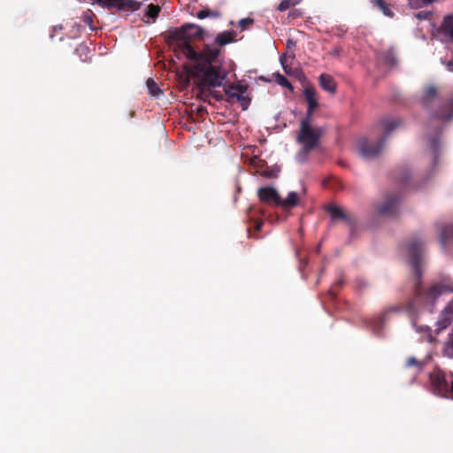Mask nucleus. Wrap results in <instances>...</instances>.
I'll list each match as a JSON object with an SVG mask.
<instances>
[{
    "label": "nucleus",
    "instance_id": "473e14b6",
    "mask_svg": "<svg viewBox=\"0 0 453 453\" xmlns=\"http://www.w3.org/2000/svg\"><path fill=\"white\" fill-rule=\"evenodd\" d=\"M278 172H279L278 170L267 167V168H265L264 170H261L259 172V173L262 176L266 177V178H275L277 176Z\"/></svg>",
    "mask_w": 453,
    "mask_h": 453
},
{
    "label": "nucleus",
    "instance_id": "6e6552de",
    "mask_svg": "<svg viewBox=\"0 0 453 453\" xmlns=\"http://www.w3.org/2000/svg\"><path fill=\"white\" fill-rule=\"evenodd\" d=\"M399 202L400 196L398 195L388 196L385 203L378 209L379 213L384 216L396 215Z\"/></svg>",
    "mask_w": 453,
    "mask_h": 453
},
{
    "label": "nucleus",
    "instance_id": "864d4df0",
    "mask_svg": "<svg viewBox=\"0 0 453 453\" xmlns=\"http://www.w3.org/2000/svg\"><path fill=\"white\" fill-rule=\"evenodd\" d=\"M378 323L380 325L382 323V319H380Z\"/></svg>",
    "mask_w": 453,
    "mask_h": 453
},
{
    "label": "nucleus",
    "instance_id": "09e8293b",
    "mask_svg": "<svg viewBox=\"0 0 453 453\" xmlns=\"http://www.w3.org/2000/svg\"><path fill=\"white\" fill-rule=\"evenodd\" d=\"M390 311H400V308H398V307H392L390 309Z\"/></svg>",
    "mask_w": 453,
    "mask_h": 453
},
{
    "label": "nucleus",
    "instance_id": "49530a36",
    "mask_svg": "<svg viewBox=\"0 0 453 453\" xmlns=\"http://www.w3.org/2000/svg\"><path fill=\"white\" fill-rule=\"evenodd\" d=\"M416 17L419 19H426L427 17V13H425V12H418L416 14Z\"/></svg>",
    "mask_w": 453,
    "mask_h": 453
},
{
    "label": "nucleus",
    "instance_id": "2f4dec72",
    "mask_svg": "<svg viewBox=\"0 0 453 453\" xmlns=\"http://www.w3.org/2000/svg\"><path fill=\"white\" fill-rule=\"evenodd\" d=\"M294 58H295V55H291V56L283 55L280 58V61L282 65V68L285 71V73L288 74L290 73L289 65L288 63V58L293 59Z\"/></svg>",
    "mask_w": 453,
    "mask_h": 453
},
{
    "label": "nucleus",
    "instance_id": "4c0bfd02",
    "mask_svg": "<svg viewBox=\"0 0 453 453\" xmlns=\"http://www.w3.org/2000/svg\"><path fill=\"white\" fill-rule=\"evenodd\" d=\"M232 87H234V89L236 90L237 93H240L242 95L246 91V87L242 85H234L231 84Z\"/></svg>",
    "mask_w": 453,
    "mask_h": 453
},
{
    "label": "nucleus",
    "instance_id": "393cba45",
    "mask_svg": "<svg viewBox=\"0 0 453 453\" xmlns=\"http://www.w3.org/2000/svg\"><path fill=\"white\" fill-rule=\"evenodd\" d=\"M443 355L449 358H453V335H451L445 342Z\"/></svg>",
    "mask_w": 453,
    "mask_h": 453
},
{
    "label": "nucleus",
    "instance_id": "a19ab883",
    "mask_svg": "<svg viewBox=\"0 0 453 453\" xmlns=\"http://www.w3.org/2000/svg\"><path fill=\"white\" fill-rule=\"evenodd\" d=\"M341 52H342V48L341 47H334L331 50V55H333L334 57H338V56H340Z\"/></svg>",
    "mask_w": 453,
    "mask_h": 453
},
{
    "label": "nucleus",
    "instance_id": "37998d69",
    "mask_svg": "<svg viewBox=\"0 0 453 453\" xmlns=\"http://www.w3.org/2000/svg\"><path fill=\"white\" fill-rule=\"evenodd\" d=\"M263 225H264V222L262 220H257L256 223H255V226H254L255 230L256 231H260L262 226H263Z\"/></svg>",
    "mask_w": 453,
    "mask_h": 453
},
{
    "label": "nucleus",
    "instance_id": "4be33fe9",
    "mask_svg": "<svg viewBox=\"0 0 453 453\" xmlns=\"http://www.w3.org/2000/svg\"><path fill=\"white\" fill-rule=\"evenodd\" d=\"M273 77H274L275 82L278 83L279 85H280L281 87L286 88L289 89L290 91L294 90V87L289 82V81L284 75L280 73L279 72L274 73Z\"/></svg>",
    "mask_w": 453,
    "mask_h": 453
},
{
    "label": "nucleus",
    "instance_id": "f8f14e48",
    "mask_svg": "<svg viewBox=\"0 0 453 453\" xmlns=\"http://www.w3.org/2000/svg\"><path fill=\"white\" fill-rule=\"evenodd\" d=\"M326 211L329 212L333 219H341L345 220L349 225H354L356 221L352 216L346 214L340 207L336 205H328Z\"/></svg>",
    "mask_w": 453,
    "mask_h": 453
},
{
    "label": "nucleus",
    "instance_id": "8fccbe9b",
    "mask_svg": "<svg viewBox=\"0 0 453 453\" xmlns=\"http://www.w3.org/2000/svg\"><path fill=\"white\" fill-rule=\"evenodd\" d=\"M407 179H408V177H407V176H403V177H402V181H403V183H405V182H407Z\"/></svg>",
    "mask_w": 453,
    "mask_h": 453
},
{
    "label": "nucleus",
    "instance_id": "c03bdc74",
    "mask_svg": "<svg viewBox=\"0 0 453 453\" xmlns=\"http://www.w3.org/2000/svg\"><path fill=\"white\" fill-rule=\"evenodd\" d=\"M296 46V42L293 39H288L287 41V47L288 49H291Z\"/></svg>",
    "mask_w": 453,
    "mask_h": 453
},
{
    "label": "nucleus",
    "instance_id": "39448f33",
    "mask_svg": "<svg viewBox=\"0 0 453 453\" xmlns=\"http://www.w3.org/2000/svg\"><path fill=\"white\" fill-rule=\"evenodd\" d=\"M196 76L199 79V83L207 85L209 88H216L222 85L226 77V72L218 65L211 63H196L194 65Z\"/></svg>",
    "mask_w": 453,
    "mask_h": 453
},
{
    "label": "nucleus",
    "instance_id": "f03ea898",
    "mask_svg": "<svg viewBox=\"0 0 453 453\" xmlns=\"http://www.w3.org/2000/svg\"><path fill=\"white\" fill-rule=\"evenodd\" d=\"M419 103L432 120L449 121L453 118V95L442 98L434 84H426L422 88Z\"/></svg>",
    "mask_w": 453,
    "mask_h": 453
},
{
    "label": "nucleus",
    "instance_id": "2eb2a0df",
    "mask_svg": "<svg viewBox=\"0 0 453 453\" xmlns=\"http://www.w3.org/2000/svg\"><path fill=\"white\" fill-rule=\"evenodd\" d=\"M142 3L136 0H119L118 10L134 12L141 8Z\"/></svg>",
    "mask_w": 453,
    "mask_h": 453
},
{
    "label": "nucleus",
    "instance_id": "c9c22d12",
    "mask_svg": "<svg viewBox=\"0 0 453 453\" xmlns=\"http://www.w3.org/2000/svg\"><path fill=\"white\" fill-rule=\"evenodd\" d=\"M236 100L241 104V106H242V110H246L248 108L249 104H250V99L249 98H247L246 96H244L242 94H240L237 96Z\"/></svg>",
    "mask_w": 453,
    "mask_h": 453
},
{
    "label": "nucleus",
    "instance_id": "6ab92c4d",
    "mask_svg": "<svg viewBox=\"0 0 453 453\" xmlns=\"http://www.w3.org/2000/svg\"><path fill=\"white\" fill-rule=\"evenodd\" d=\"M298 195L296 192H289L286 199L282 200L279 205L282 207H294L297 204Z\"/></svg>",
    "mask_w": 453,
    "mask_h": 453
},
{
    "label": "nucleus",
    "instance_id": "5fc2aeb1",
    "mask_svg": "<svg viewBox=\"0 0 453 453\" xmlns=\"http://www.w3.org/2000/svg\"><path fill=\"white\" fill-rule=\"evenodd\" d=\"M144 22H145V23H147V24H150V20H144Z\"/></svg>",
    "mask_w": 453,
    "mask_h": 453
},
{
    "label": "nucleus",
    "instance_id": "c756f323",
    "mask_svg": "<svg viewBox=\"0 0 453 453\" xmlns=\"http://www.w3.org/2000/svg\"><path fill=\"white\" fill-rule=\"evenodd\" d=\"M224 91L228 96V102H231L233 99H237V96L240 95V93H237L231 85L225 86Z\"/></svg>",
    "mask_w": 453,
    "mask_h": 453
},
{
    "label": "nucleus",
    "instance_id": "0eeeda50",
    "mask_svg": "<svg viewBox=\"0 0 453 453\" xmlns=\"http://www.w3.org/2000/svg\"><path fill=\"white\" fill-rule=\"evenodd\" d=\"M452 379V372H446L439 368H435L429 374V380L434 393L439 396L445 398H449V396Z\"/></svg>",
    "mask_w": 453,
    "mask_h": 453
},
{
    "label": "nucleus",
    "instance_id": "20e7f679",
    "mask_svg": "<svg viewBox=\"0 0 453 453\" xmlns=\"http://www.w3.org/2000/svg\"><path fill=\"white\" fill-rule=\"evenodd\" d=\"M400 125L401 119L398 118L386 117L382 119L374 130L378 134H380L381 132H383V134L376 139L361 138L357 143L359 154L366 159L377 157L381 151L388 136Z\"/></svg>",
    "mask_w": 453,
    "mask_h": 453
},
{
    "label": "nucleus",
    "instance_id": "1a4fd4ad",
    "mask_svg": "<svg viewBox=\"0 0 453 453\" xmlns=\"http://www.w3.org/2000/svg\"><path fill=\"white\" fill-rule=\"evenodd\" d=\"M219 49L217 47H211L209 45H206L205 48L203 50L202 52H197V57L196 58H189L190 60L194 61L196 63H211L212 64L213 61L216 60V58L219 55Z\"/></svg>",
    "mask_w": 453,
    "mask_h": 453
},
{
    "label": "nucleus",
    "instance_id": "9d476101",
    "mask_svg": "<svg viewBox=\"0 0 453 453\" xmlns=\"http://www.w3.org/2000/svg\"><path fill=\"white\" fill-rule=\"evenodd\" d=\"M257 196L264 203H273L276 205L281 203V198L277 190L272 187L260 188L257 191Z\"/></svg>",
    "mask_w": 453,
    "mask_h": 453
},
{
    "label": "nucleus",
    "instance_id": "aec40b11",
    "mask_svg": "<svg viewBox=\"0 0 453 453\" xmlns=\"http://www.w3.org/2000/svg\"><path fill=\"white\" fill-rule=\"evenodd\" d=\"M160 11L161 8L159 5L150 4L145 12V16L149 19H151V22H154L157 19Z\"/></svg>",
    "mask_w": 453,
    "mask_h": 453
},
{
    "label": "nucleus",
    "instance_id": "ddd939ff",
    "mask_svg": "<svg viewBox=\"0 0 453 453\" xmlns=\"http://www.w3.org/2000/svg\"><path fill=\"white\" fill-rule=\"evenodd\" d=\"M303 96L308 104L307 109H310V111H314L319 106L317 92L312 86L304 87Z\"/></svg>",
    "mask_w": 453,
    "mask_h": 453
},
{
    "label": "nucleus",
    "instance_id": "72a5a7b5",
    "mask_svg": "<svg viewBox=\"0 0 453 453\" xmlns=\"http://www.w3.org/2000/svg\"><path fill=\"white\" fill-rule=\"evenodd\" d=\"M253 23H254V19H251V18H244V19H242L239 21V27L241 28V30H245L248 27H250L251 25H253Z\"/></svg>",
    "mask_w": 453,
    "mask_h": 453
},
{
    "label": "nucleus",
    "instance_id": "5701e85b",
    "mask_svg": "<svg viewBox=\"0 0 453 453\" xmlns=\"http://www.w3.org/2000/svg\"><path fill=\"white\" fill-rule=\"evenodd\" d=\"M220 16H221L220 12L211 11L209 9L200 10L196 14V17L200 19H203L205 18H219Z\"/></svg>",
    "mask_w": 453,
    "mask_h": 453
},
{
    "label": "nucleus",
    "instance_id": "bb28decb",
    "mask_svg": "<svg viewBox=\"0 0 453 453\" xmlns=\"http://www.w3.org/2000/svg\"><path fill=\"white\" fill-rule=\"evenodd\" d=\"M383 60L387 65L391 66H394L397 64L396 57L395 56L394 52L390 50L384 53Z\"/></svg>",
    "mask_w": 453,
    "mask_h": 453
},
{
    "label": "nucleus",
    "instance_id": "de8ad7c7",
    "mask_svg": "<svg viewBox=\"0 0 453 453\" xmlns=\"http://www.w3.org/2000/svg\"><path fill=\"white\" fill-rule=\"evenodd\" d=\"M449 398L453 399V378H452V381H451V385H450V391H449Z\"/></svg>",
    "mask_w": 453,
    "mask_h": 453
},
{
    "label": "nucleus",
    "instance_id": "e433bc0d",
    "mask_svg": "<svg viewBox=\"0 0 453 453\" xmlns=\"http://www.w3.org/2000/svg\"><path fill=\"white\" fill-rule=\"evenodd\" d=\"M75 51H76L78 54H80V55H85V56H87V55L89 53V49H88V47H87V46H86V45H84V44H80V45L76 48Z\"/></svg>",
    "mask_w": 453,
    "mask_h": 453
},
{
    "label": "nucleus",
    "instance_id": "412c9836",
    "mask_svg": "<svg viewBox=\"0 0 453 453\" xmlns=\"http://www.w3.org/2000/svg\"><path fill=\"white\" fill-rule=\"evenodd\" d=\"M372 3L375 6H377L381 11V12L385 16H387L388 18H393L394 12L391 11L389 6L384 0H373Z\"/></svg>",
    "mask_w": 453,
    "mask_h": 453
},
{
    "label": "nucleus",
    "instance_id": "6e6d98bb",
    "mask_svg": "<svg viewBox=\"0 0 453 453\" xmlns=\"http://www.w3.org/2000/svg\"><path fill=\"white\" fill-rule=\"evenodd\" d=\"M342 283V280H339V281L337 282V284H339V285H341Z\"/></svg>",
    "mask_w": 453,
    "mask_h": 453
},
{
    "label": "nucleus",
    "instance_id": "a18cd8bd",
    "mask_svg": "<svg viewBox=\"0 0 453 453\" xmlns=\"http://www.w3.org/2000/svg\"><path fill=\"white\" fill-rule=\"evenodd\" d=\"M447 69L453 72V58L446 63Z\"/></svg>",
    "mask_w": 453,
    "mask_h": 453
},
{
    "label": "nucleus",
    "instance_id": "58836bf2",
    "mask_svg": "<svg viewBox=\"0 0 453 453\" xmlns=\"http://www.w3.org/2000/svg\"><path fill=\"white\" fill-rule=\"evenodd\" d=\"M211 96L215 98L217 101H222L223 100V96L218 92V91H211Z\"/></svg>",
    "mask_w": 453,
    "mask_h": 453
},
{
    "label": "nucleus",
    "instance_id": "f257e3e1",
    "mask_svg": "<svg viewBox=\"0 0 453 453\" xmlns=\"http://www.w3.org/2000/svg\"><path fill=\"white\" fill-rule=\"evenodd\" d=\"M425 242L419 238H412L407 244L410 263L415 274L414 297L406 307L412 326H417V306H422L433 312V307L437 298L444 293H453V280L446 276L438 283L431 285L424 289L421 285L422 270L421 259L424 252Z\"/></svg>",
    "mask_w": 453,
    "mask_h": 453
},
{
    "label": "nucleus",
    "instance_id": "ea45409f",
    "mask_svg": "<svg viewBox=\"0 0 453 453\" xmlns=\"http://www.w3.org/2000/svg\"><path fill=\"white\" fill-rule=\"evenodd\" d=\"M83 20L84 22L88 25V26H92V23H93V19H92V16L88 14V15H84V18H83Z\"/></svg>",
    "mask_w": 453,
    "mask_h": 453
},
{
    "label": "nucleus",
    "instance_id": "cd10ccee",
    "mask_svg": "<svg viewBox=\"0 0 453 453\" xmlns=\"http://www.w3.org/2000/svg\"><path fill=\"white\" fill-rule=\"evenodd\" d=\"M406 366L407 367L415 366L418 371H420L423 369L424 363L422 361L418 360L414 357H411L406 360Z\"/></svg>",
    "mask_w": 453,
    "mask_h": 453
},
{
    "label": "nucleus",
    "instance_id": "79ce46f5",
    "mask_svg": "<svg viewBox=\"0 0 453 453\" xmlns=\"http://www.w3.org/2000/svg\"><path fill=\"white\" fill-rule=\"evenodd\" d=\"M301 15L302 13L299 10H294L289 13V17H292L293 19L299 18Z\"/></svg>",
    "mask_w": 453,
    "mask_h": 453
},
{
    "label": "nucleus",
    "instance_id": "7c9ffc66",
    "mask_svg": "<svg viewBox=\"0 0 453 453\" xmlns=\"http://www.w3.org/2000/svg\"><path fill=\"white\" fill-rule=\"evenodd\" d=\"M435 0H408V3L411 7L418 9L422 7L423 5H426L432 4Z\"/></svg>",
    "mask_w": 453,
    "mask_h": 453
},
{
    "label": "nucleus",
    "instance_id": "7ed1b4c3",
    "mask_svg": "<svg viewBox=\"0 0 453 453\" xmlns=\"http://www.w3.org/2000/svg\"><path fill=\"white\" fill-rule=\"evenodd\" d=\"M203 34V29L195 24H185L180 27L173 28L167 32V42L173 45L176 56L180 58V55L185 56L187 58H196L197 51L190 44V40L201 37Z\"/></svg>",
    "mask_w": 453,
    "mask_h": 453
},
{
    "label": "nucleus",
    "instance_id": "a878e982",
    "mask_svg": "<svg viewBox=\"0 0 453 453\" xmlns=\"http://www.w3.org/2000/svg\"><path fill=\"white\" fill-rule=\"evenodd\" d=\"M301 0H282L278 5V10L280 12H284L289 9L292 6L298 4Z\"/></svg>",
    "mask_w": 453,
    "mask_h": 453
},
{
    "label": "nucleus",
    "instance_id": "4468645a",
    "mask_svg": "<svg viewBox=\"0 0 453 453\" xmlns=\"http://www.w3.org/2000/svg\"><path fill=\"white\" fill-rule=\"evenodd\" d=\"M319 81L320 87L325 91L329 93H334L336 91V82L331 75L327 73H322L319 77Z\"/></svg>",
    "mask_w": 453,
    "mask_h": 453
},
{
    "label": "nucleus",
    "instance_id": "f3484780",
    "mask_svg": "<svg viewBox=\"0 0 453 453\" xmlns=\"http://www.w3.org/2000/svg\"><path fill=\"white\" fill-rule=\"evenodd\" d=\"M441 28V32L453 41V14L443 19Z\"/></svg>",
    "mask_w": 453,
    "mask_h": 453
},
{
    "label": "nucleus",
    "instance_id": "b1692460",
    "mask_svg": "<svg viewBox=\"0 0 453 453\" xmlns=\"http://www.w3.org/2000/svg\"><path fill=\"white\" fill-rule=\"evenodd\" d=\"M94 3H96L98 5H100L103 8L111 9L116 8L118 9V4L119 0H93Z\"/></svg>",
    "mask_w": 453,
    "mask_h": 453
},
{
    "label": "nucleus",
    "instance_id": "603ef678",
    "mask_svg": "<svg viewBox=\"0 0 453 453\" xmlns=\"http://www.w3.org/2000/svg\"><path fill=\"white\" fill-rule=\"evenodd\" d=\"M431 143H432V146L435 147L436 146V140L435 139L432 140Z\"/></svg>",
    "mask_w": 453,
    "mask_h": 453
},
{
    "label": "nucleus",
    "instance_id": "c85d7f7f",
    "mask_svg": "<svg viewBox=\"0 0 453 453\" xmlns=\"http://www.w3.org/2000/svg\"><path fill=\"white\" fill-rule=\"evenodd\" d=\"M207 85H202V83L197 84V88L199 90V96L203 100H207L209 96H211V89L210 88H206Z\"/></svg>",
    "mask_w": 453,
    "mask_h": 453
},
{
    "label": "nucleus",
    "instance_id": "dca6fc26",
    "mask_svg": "<svg viewBox=\"0 0 453 453\" xmlns=\"http://www.w3.org/2000/svg\"><path fill=\"white\" fill-rule=\"evenodd\" d=\"M236 34L234 31H225L219 33L215 39L217 44L224 46L227 43L232 42L234 40Z\"/></svg>",
    "mask_w": 453,
    "mask_h": 453
},
{
    "label": "nucleus",
    "instance_id": "f704fd0d",
    "mask_svg": "<svg viewBox=\"0 0 453 453\" xmlns=\"http://www.w3.org/2000/svg\"><path fill=\"white\" fill-rule=\"evenodd\" d=\"M314 111H310V109H307L305 117L301 120L300 125L306 124V127H312L311 121H312V114Z\"/></svg>",
    "mask_w": 453,
    "mask_h": 453
},
{
    "label": "nucleus",
    "instance_id": "423d86ee",
    "mask_svg": "<svg viewBox=\"0 0 453 453\" xmlns=\"http://www.w3.org/2000/svg\"><path fill=\"white\" fill-rule=\"evenodd\" d=\"M321 135V128L306 127V124H303L300 125L296 140L302 144V151L304 154H308L319 145Z\"/></svg>",
    "mask_w": 453,
    "mask_h": 453
},
{
    "label": "nucleus",
    "instance_id": "9b49d317",
    "mask_svg": "<svg viewBox=\"0 0 453 453\" xmlns=\"http://www.w3.org/2000/svg\"><path fill=\"white\" fill-rule=\"evenodd\" d=\"M453 320V299L450 300L447 305L444 307L442 311L440 314V318L437 321L438 326L441 329H444L452 322Z\"/></svg>",
    "mask_w": 453,
    "mask_h": 453
},
{
    "label": "nucleus",
    "instance_id": "3c124183",
    "mask_svg": "<svg viewBox=\"0 0 453 453\" xmlns=\"http://www.w3.org/2000/svg\"><path fill=\"white\" fill-rule=\"evenodd\" d=\"M248 233H249L250 237H253V235L251 234L250 228H248ZM254 238L258 239V237H255V236H254Z\"/></svg>",
    "mask_w": 453,
    "mask_h": 453
},
{
    "label": "nucleus",
    "instance_id": "a211bd4d",
    "mask_svg": "<svg viewBox=\"0 0 453 453\" xmlns=\"http://www.w3.org/2000/svg\"><path fill=\"white\" fill-rule=\"evenodd\" d=\"M147 88L152 96L158 97L163 94V91L159 88L157 82L152 79L149 78L146 81Z\"/></svg>",
    "mask_w": 453,
    "mask_h": 453
}]
</instances>
